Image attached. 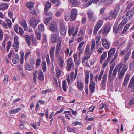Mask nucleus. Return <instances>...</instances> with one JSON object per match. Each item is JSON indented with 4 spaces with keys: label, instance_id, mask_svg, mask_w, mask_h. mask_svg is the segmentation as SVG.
Wrapping results in <instances>:
<instances>
[{
    "label": "nucleus",
    "instance_id": "nucleus-1",
    "mask_svg": "<svg viewBox=\"0 0 134 134\" xmlns=\"http://www.w3.org/2000/svg\"><path fill=\"white\" fill-rule=\"evenodd\" d=\"M128 68L127 66L126 65H123L122 64H120L118 66H116L113 70V74L114 76H115L118 69V77L119 79H121L125 72Z\"/></svg>",
    "mask_w": 134,
    "mask_h": 134
},
{
    "label": "nucleus",
    "instance_id": "nucleus-2",
    "mask_svg": "<svg viewBox=\"0 0 134 134\" xmlns=\"http://www.w3.org/2000/svg\"><path fill=\"white\" fill-rule=\"evenodd\" d=\"M60 32L62 35H66L67 30V28L65 27L63 20H60L59 22Z\"/></svg>",
    "mask_w": 134,
    "mask_h": 134
},
{
    "label": "nucleus",
    "instance_id": "nucleus-3",
    "mask_svg": "<svg viewBox=\"0 0 134 134\" xmlns=\"http://www.w3.org/2000/svg\"><path fill=\"white\" fill-rule=\"evenodd\" d=\"M111 27L112 25L111 24H108L106 25L105 28L102 29L99 32L102 33L103 35H107L109 32Z\"/></svg>",
    "mask_w": 134,
    "mask_h": 134
},
{
    "label": "nucleus",
    "instance_id": "nucleus-4",
    "mask_svg": "<svg viewBox=\"0 0 134 134\" xmlns=\"http://www.w3.org/2000/svg\"><path fill=\"white\" fill-rule=\"evenodd\" d=\"M30 21L31 25L35 28L40 20L37 17H32L30 18Z\"/></svg>",
    "mask_w": 134,
    "mask_h": 134
},
{
    "label": "nucleus",
    "instance_id": "nucleus-5",
    "mask_svg": "<svg viewBox=\"0 0 134 134\" xmlns=\"http://www.w3.org/2000/svg\"><path fill=\"white\" fill-rule=\"evenodd\" d=\"M62 39L60 37H59L57 41V43L56 46V50L55 51V55L57 57L59 54V51L61 48V41Z\"/></svg>",
    "mask_w": 134,
    "mask_h": 134
},
{
    "label": "nucleus",
    "instance_id": "nucleus-6",
    "mask_svg": "<svg viewBox=\"0 0 134 134\" xmlns=\"http://www.w3.org/2000/svg\"><path fill=\"white\" fill-rule=\"evenodd\" d=\"M134 14V10H131L127 12L123 16L124 18L129 20L133 16Z\"/></svg>",
    "mask_w": 134,
    "mask_h": 134
},
{
    "label": "nucleus",
    "instance_id": "nucleus-7",
    "mask_svg": "<svg viewBox=\"0 0 134 134\" xmlns=\"http://www.w3.org/2000/svg\"><path fill=\"white\" fill-rule=\"evenodd\" d=\"M50 29L51 31L55 32H56V35H57L59 34L58 28L57 27V25L54 22L52 23L50 25Z\"/></svg>",
    "mask_w": 134,
    "mask_h": 134
},
{
    "label": "nucleus",
    "instance_id": "nucleus-8",
    "mask_svg": "<svg viewBox=\"0 0 134 134\" xmlns=\"http://www.w3.org/2000/svg\"><path fill=\"white\" fill-rule=\"evenodd\" d=\"M107 74H104L102 77L101 82V86L103 89H105L106 87V85L107 81Z\"/></svg>",
    "mask_w": 134,
    "mask_h": 134
},
{
    "label": "nucleus",
    "instance_id": "nucleus-9",
    "mask_svg": "<svg viewBox=\"0 0 134 134\" xmlns=\"http://www.w3.org/2000/svg\"><path fill=\"white\" fill-rule=\"evenodd\" d=\"M18 36H15L14 37V44H13V46L14 47L15 51L17 52L19 47V42L18 41Z\"/></svg>",
    "mask_w": 134,
    "mask_h": 134
},
{
    "label": "nucleus",
    "instance_id": "nucleus-10",
    "mask_svg": "<svg viewBox=\"0 0 134 134\" xmlns=\"http://www.w3.org/2000/svg\"><path fill=\"white\" fill-rule=\"evenodd\" d=\"M103 24V21L101 20H99L96 25L94 30V34H96L99 28L101 27Z\"/></svg>",
    "mask_w": 134,
    "mask_h": 134
},
{
    "label": "nucleus",
    "instance_id": "nucleus-11",
    "mask_svg": "<svg viewBox=\"0 0 134 134\" xmlns=\"http://www.w3.org/2000/svg\"><path fill=\"white\" fill-rule=\"evenodd\" d=\"M67 70L68 71H70L71 68L74 66L72 60L71 58H68L67 60Z\"/></svg>",
    "mask_w": 134,
    "mask_h": 134
},
{
    "label": "nucleus",
    "instance_id": "nucleus-12",
    "mask_svg": "<svg viewBox=\"0 0 134 134\" xmlns=\"http://www.w3.org/2000/svg\"><path fill=\"white\" fill-rule=\"evenodd\" d=\"M78 28V27H77L74 31V28H70L69 27L68 31L69 34L70 35H72L74 36H75L77 33Z\"/></svg>",
    "mask_w": 134,
    "mask_h": 134
},
{
    "label": "nucleus",
    "instance_id": "nucleus-13",
    "mask_svg": "<svg viewBox=\"0 0 134 134\" xmlns=\"http://www.w3.org/2000/svg\"><path fill=\"white\" fill-rule=\"evenodd\" d=\"M77 15V12L75 9H72L71 13V20L73 21L76 19Z\"/></svg>",
    "mask_w": 134,
    "mask_h": 134
},
{
    "label": "nucleus",
    "instance_id": "nucleus-14",
    "mask_svg": "<svg viewBox=\"0 0 134 134\" xmlns=\"http://www.w3.org/2000/svg\"><path fill=\"white\" fill-rule=\"evenodd\" d=\"M102 44L103 46L106 49H108L110 46V43L106 39H103L102 40Z\"/></svg>",
    "mask_w": 134,
    "mask_h": 134
},
{
    "label": "nucleus",
    "instance_id": "nucleus-15",
    "mask_svg": "<svg viewBox=\"0 0 134 134\" xmlns=\"http://www.w3.org/2000/svg\"><path fill=\"white\" fill-rule=\"evenodd\" d=\"M51 6V3L50 2H48L46 3L44 9L45 13L46 15H49L50 13H49L48 11Z\"/></svg>",
    "mask_w": 134,
    "mask_h": 134
},
{
    "label": "nucleus",
    "instance_id": "nucleus-16",
    "mask_svg": "<svg viewBox=\"0 0 134 134\" xmlns=\"http://www.w3.org/2000/svg\"><path fill=\"white\" fill-rule=\"evenodd\" d=\"M129 88H131V90L132 92L134 91V75L131 79L128 86Z\"/></svg>",
    "mask_w": 134,
    "mask_h": 134
},
{
    "label": "nucleus",
    "instance_id": "nucleus-17",
    "mask_svg": "<svg viewBox=\"0 0 134 134\" xmlns=\"http://www.w3.org/2000/svg\"><path fill=\"white\" fill-rule=\"evenodd\" d=\"M77 86L78 88L80 90H83L84 87V83L81 80H78L77 82Z\"/></svg>",
    "mask_w": 134,
    "mask_h": 134
},
{
    "label": "nucleus",
    "instance_id": "nucleus-18",
    "mask_svg": "<svg viewBox=\"0 0 134 134\" xmlns=\"http://www.w3.org/2000/svg\"><path fill=\"white\" fill-rule=\"evenodd\" d=\"M55 50V48L52 47L51 48L50 51V54L52 61H53L54 58V52Z\"/></svg>",
    "mask_w": 134,
    "mask_h": 134
},
{
    "label": "nucleus",
    "instance_id": "nucleus-19",
    "mask_svg": "<svg viewBox=\"0 0 134 134\" xmlns=\"http://www.w3.org/2000/svg\"><path fill=\"white\" fill-rule=\"evenodd\" d=\"M117 24H115L113 27V32L115 34L118 32L119 31L120 32L122 29L120 28V27L119 26L117 27Z\"/></svg>",
    "mask_w": 134,
    "mask_h": 134
},
{
    "label": "nucleus",
    "instance_id": "nucleus-20",
    "mask_svg": "<svg viewBox=\"0 0 134 134\" xmlns=\"http://www.w3.org/2000/svg\"><path fill=\"white\" fill-rule=\"evenodd\" d=\"M95 83L94 82H91L89 85L90 89L92 93H93L94 91Z\"/></svg>",
    "mask_w": 134,
    "mask_h": 134
},
{
    "label": "nucleus",
    "instance_id": "nucleus-21",
    "mask_svg": "<svg viewBox=\"0 0 134 134\" xmlns=\"http://www.w3.org/2000/svg\"><path fill=\"white\" fill-rule=\"evenodd\" d=\"M38 78L40 80H43L44 79V75L42 71H39L38 73Z\"/></svg>",
    "mask_w": 134,
    "mask_h": 134
},
{
    "label": "nucleus",
    "instance_id": "nucleus-22",
    "mask_svg": "<svg viewBox=\"0 0 134 134\" xmlns=\"http://www.w3.org/2000/svg\"><path fill=\"white\" fill-rule=\"evenodd\" d=\"M8 6V4H1L0 5V10H5L7 9Z\"/></svg>",
    "mask_w": 134,
    "mask_h": 134
},
{
    "label": "nucleus",
    "instance_id": "nucleus-23",
    "mask_svg": "<svg viewBox=\"0 0 134 134\" xmlns=\"http://www.w3.org/2000/svg\"><path fill=\"white\" fill-rule=\"evenodd\" d=\"M128 21V20H126V19L125 18H124V19L119 25V26L120 27V29H122L123 25L127 22Z\"/></svg>",
    "mask_w": 134,
    "mask_h": 134
},
{
    "label": "nucleus",
    "instance_id": "nucleus-24",
    "mask_svg": "<svg viewBox=\"0 0 134 134\" xmlns=\"http://www.w3.org/2000/svg\"><path fill=\"white\" fill-rule=\"evenodd\" d=\"M21 25L23 27L25 31H27L28 29L26 21L25 20L22 21H21Z\"/></svg>",
    "mask_w": 134,
    "mask_h": 134
},
{
    "label": "nucleus",
    "instance_id": "nucleus-25",
    "mask_svg": "<svg viewBox=\"0 0 134 134\" xmlns=\"http://www.w3.org/2000/svg\"><path fill=\"white\" fill-rule=\"evenodd\" d=\"M129 76L130 75L129 74H127L126 75L123 83V86H125L126 85L127 83L128 80Z\"/></svg>",
    "mask_w": 134,
    "mask_h": 134
},
{
    "label": "nucleus",
    "instance_id": "nucleus-26",
    "mask_svg": "<svg viewBox=\"0 0 134 134\" xmlns=\"http://www.w3.org/2000/svg\"><path fill=\"white\" fill-rule=\"evenodd\" d=\"M117 12L116 10L111 11L110 13V16L113 18H116L117 15Z\"/></svg>",
    "mask_w": 134,
    "mask_h": 134
},
{
    "label": "nucleus",
    "instance_id": "nucleus-27",
    "mask_svg": "<svg viewBox=\"0 0 134 134\" xmlns=\"http://www.w3.org/2000/svg\"><path fill=\"white\" fill-rule=\"evenodd\" d=\"M89 72L88 71H87L85 73V83L88 84V79L89 78Z\"/></svg>",
    "mask_w": 134,
    "mask_h": 134
},
{
    "label": "nucleus",
    "instance_id": "nucleus-28",
    "mask_svg": "<svg viewBox=\"0 0 134 134\" xmlns=\"http://www.w3.org/2000/svg\"><path fill=\"white\" fill-rule=\"evenodd\" d=\"M19 60L18 55L17 54H16L12 59V62L13 63L16 64L18 62Z\"/></svg>",
    "mask_w": 134,
    "mask_h": 134
},
{
    "label": "nucleus",
    "instance_id": "nucleus-29",
    "mask_svg": "<svg viewBox=\"0 0 134 134\" xmlns=\"http://www.w3.org/2000/svg\"><path fill=\"white\" fill-rule=\"evenodd\" d=\"M34 3L33 2H29L27 3L26 7L29 8L30 10L34 7Z\"/></svg>",
    "mask_w": 134,
    "mask_h": 134
},
{
    "label": "nucleus",
    "instance_id": "nucleus-30",
    "mask_svg": "<svg viewBox=\"0 0 134 134\" xmlns=\"http://www.w3.org/2000/svg\"><path fill=\"white\" fill-rule=\"evenodd\" d=\"M26 69L28 70H30L34 69L33 66L32 65H30L28 63H26L25 65Z\"/></svg>",
    "mask_w": 134,
    "mask_h": 134
},
{
    "label": "nucleus",
    "instance_id": "nucleus-31",
    "mask_svg": "<svg viewBox=\"0 0 134 134\" xmlns=\"http://www.w3.org/2000/svg\"><path fill=\"white\" fill-rule=\"evenodd\" d=\"M21 110V108H18L16 109L11 110H10L9 112L11 114H13L18 112Z\"/></svg>",
    "mask_w": 134,
    "mask_h": 134
},
{
    "label": "nucleus",
    "instance_id": "nucleus-32",
    "mask_svg": "<svg viewBox=\"0 0 134 134\" xmlns=\"http://www.w3.org/2000/svg\"><path fill=\"white\" fill-rule=\"evenodd\" d=\"M51 41L53 43H55L56 42V40L57 37L56 36H55L54 35H51Z\"/></svg>",
    "mask_w": 134,
    "mask_h": 134
},
{
    "label": "nucleus",
    "instance_id": "nucleus-33",
    "mask_svg": "<svg viewBox=\"0 0 134 134\" xmlns=\"http://www.w3.org/2000/svg\"><path fill=\"white\" fill-rule=\"evenodd\" d=\"M88 19L92 22H94L97 19L96 16L94 15Z\"/></svg>",
    "mask_w": 134,
    "mask_h": 134
},
{
    "label": "nucleus",
    "instance_id": "nucleus-34",
    "mask_svg": "<svg viewBox=\"0 0 134 134\" xmlns=\"http://www.w3.org/2000/svg\"><path fill=\"white\" fill-rule=\"evenodd\" d=\"M130 25V24H127L125 25L124 27L123 31L122 33V34H124L128 30L129 27Z\"/></svg>",
    "mask_w": 134,
    "mask_h": 134
},
{
    "label": "nucleus",
    "instance_id": "nucleus-35",
    "mask_svg": "<svg viewBox=\"0 0 134 134\" xmlns=\"http://www.w3.org/2000/svg\"><path fill=\"white\" fill-rule=\"evenodd\" d=\"M115 51V49L114 48H111L108 52V55L111 56L114 55Z\"/></svg>",
    "mask_w": 134,
    "mask_h": 134
},
{
    "label": "nucleus",
    "instance_id": "nucleus-36",
    "mask_svg": "<svg viewBox=\"0 0 134 134\" xmlns=\"http://www.w3.org/2000/svg\"><path fill=\"white\" fill-rule=\"evenodd\" d=\"M39 30L40 32H42L44 30V25L42 24H40L38 27Z\"/></svg>",
    "mask_w": 134,
    "mask_h": 134
},
{
    "label": "nucleus",
    "instance_id": "nucleus-37",
    "mask_svg": "<svg viewBox=\"0 0 134 134\" xmlns=\"http://www.w3.org/2000/svg\"><path fill=\"white\" fill-rule=\"evenodd\" d=\"M66 81L65 80L63 81L62 88L64 91H65L67 90V87L66 86Z\"/></svg>",
    "mask_w": 134,
    "mask_h": 134
},
{
    "label": "nucleus",
    "instance_id": "nucleus-38",
    "mask_svg": "<svg viewBox=\"0 0 134 134\" xmlns=\"http://www.w3.org/2000/svg\"><path fill=\"white\" fill-rule=\"evenodd\" d=\"M87 15L88 18L94 15V12L92 10H89L87 12Z\"/></svg>",
    "mask_w": 134,
    "mask_h": 134
},
{
    "label": "nucleus",
    "instance_id": "nucleus-39",
    "mask_svg": "<svg viewBox=\"0 0 134 134\" xmlns=\"http://www.w3.org/2000/svg\"><path fill=\"white\" fill-rule=\"evenodd\" d=\"M9 76L8 75H5L3 80V82L5 84H7L8 82Z\"/></svg>",
    "mask_w": 134,
    "mask_h": 134
},
{
    "label": "nucleus",
    "instance_id": "nucleus-40",
    "mask_svg": "<svg viewBox=\"0 0 134 134\" xmlns=\"http://www.w3.org/2000/svg\"><path fill=\"white\" fill-rule=\"evenodd\" d=\"M130 53V52L126 54H125V55L124 58V62H126L128 59L129 58Z\"/></svg>",
    "mask_w": 134,
    "mask_h": 134
},
{
    "label": "nucleus",
    "instance_id": "nucleus-41",
    "mask_svg": "<svg viewBox=\"0 0 134 134\" xmlns=\"http://www.w3.org/2000/svg\"><path fill=\"white\" fill-rule=\"evenodd\" d=\"M5 20L7 22L8 26L9 28L11 26L12 24L11 20H10L7 18L5 19Z\"/></svg>",
    "mask_w": 134,
    "mask_h": 134
},
{
    "label": "nucleus",
    "instance_id": "nucleus-42",
    "mask_svg": "<svg viewBox=\"0 0 134 134\" xmlns=\"http://www.w3.org/2000/svg\"><path fill=\"white\" fill-rule=\"evenodd\" d=\"M129 52H130L126 50H123L121 51L120 53V55L121 56H122L124 54L125 55V54H126Z\"/></svg>",
    "mask_w": 134,
    "mask_h": 134
},
{
    "label": "nucleus",
    "instance_id": "nucleus-43",
    "mask_svg": "<svg viewBox=\"0 0 134 134\" xmlns=\"http://www.w3.org/2000/svg\"><path fill=\"white\" fill-rule=\"evenodd\" d=\"M52 18L51 17H49L44 19V23L47 25H48V22L52 19Z\"/></svg>",
    "mask_w": 134,
    "mask_h": 134
},
{
    "label": "nucleus",
    "instance_id": "nucleus-44",
    "mask_svg": "<svg viewBox=\"0 0 134 134\" xmlns=\"http://www.w3.org/2000/svg\"><path fill=\"white\" fill-rule=\"evenodd\" d=\"M70 2L73 5H75L77 4V0H70Z\"/></svg>",
    "mask_w": 134,
    "mask_h": 134
},
{
    "label": "nucleus",
    "instance_id": "nucleus-45",
    "mask_svg": "<svg viewBox=\"0 0 134 134\" xmlns=\"http://www.w3.org/2000/svg\"><path fill=\"white\" fill-rule=\"evenodd\" d=\"M56 76L58 78L60 76L61 72V70L57 68L56 69Z\"/></svg>",
    "mask_w": 134,
    "mask_h": 134
},
{
    "label": "nucleus",
    "instance_id": "nucleus-46",
    "mask_svg": "<svg viewBox=\"0 0 134 134\" xmlns=\"http://www.w3.org/2000/svg\"><path fill=\"white\" fill-rule=\"evenodd\" d=\"M42 65V69L44 71V72L46 71V62L45 61H43Z\"/></svg>",
    "mask_w": 134,
    "mask_h": 134
},
{
    "label": "nucleus",
    "instance_id": "nucleus-47",
    "mask_svg": "<svg viewBox=\"0 0 134 134\" xmlns=\"http://www.w3.org/2000/svg\"><path fill=\"white\" fill-rule=\"evenodd\" d=\"M107 52H104L101 55L100 58L104 60L107 57Z\"/></svg>",
    "mask_w": 134,
    "mask_h": 134
},
{
    "label": "nucleus",
    "instance_id": "nucleus-48",
    "mask_svg": "<svg viewBox=\"0 0 134 134\" xmlns=\"http://www.w3.org/2000/svg\"><path fill=\"white\" fill-rule=\"evenodd\" d=\"M104 72V71L103 70H101L100 71L98 79V81H100V80L102 77L103 75Z\"/></svg>",
    "mask_w": 134,
    "mask_h": 134
},
{
    "label": "nucleus",
    "instance_id": "nucleus-49",
    "mask_svg": "<svg viewBox=\"0 0 134 134\" xmlns=\"http://www.w3.org/2000/svg\"><path fill=\"white\" fill-rule=\"evenodd\" d=\"M11 45V42L10 41H8V45L7 47V50L8 52L9 51V49Z\"/></svg>",
    "mask_w": 134,
    "mask_h": 134
},
{
    "label": "nucleus",
    "instance_id": "nucleus-50",
    "mask_svg": "<svg viewBox=\"0 0 134 134\" xmlns=\"http://www.w3.org/2000/svg\"><path fill=\"white\" fill-rule=\"evenodd\" d=\"M41 61V59L40 58H38L37 59L36 66L37 68L40 65Z\"/></svg>",
    "mask_w": 134,
    "mask_h": 134
},
{
    "label": "nucleus",
    "instance_id": "nucleus-51",
    "mask_svg": "<svg viewBox=\"0 0 134 134\" xmlns=\"http://www.w3.org/2000/svg\"><path fill=\"white\" fill-rule=\"evenodd\" d=\"M90 55L87 56L85 55V56L83 59H82V63H84L86 60H87L88 59L90 58Z\"/></svg>",
    "mask_w": 134,
    "mask_h": 134
},
{
    "label": "nucleus",
    "instance_id": "nucleus-52",
    "mask_svg": "<svg viewBox=\"0 0 134 134\" xmlns=\"http://www.w3.org/2000/svg\"><path fill=\"white\" fill-rule=\"evenodd\" d=\"M62 14L61 12L57 11L55 14V16L57 17H60L62 16Z\"/></svg>",
    "mask_w": 134,
    "mask_h": 134
},
{
    "label": "nucleus",
    "instance_id": "nucleus-53",
    "mask_svg": "<svg viewBox=\"0 0 134 134\" xmlns=\"http://www.w3.org/2000/svg\"><path fill=\"white\" fill-rule=\"evenodd\" d=\"M133 44L134 43L133 42L131 41L127 45V48L128 49H129L131 47H132Z\"/></svg>",
    "mask_w": 134,
    "mask_h": 134
},
{
    "label": "nucleus",
    "instance_id": "nucleus-54",
    "mask_svg": "<svg viewBox=\"0 0 134 134\" xmlns=\"http://www.w3.org/2000/svg\"><path fill=\"white\" fill-rule=\"evenodd\" d=\"M134 104V97H132L130 100L129 102V105L130 106Z\"/></svg>",
    "mask_w": 134,
    "mask_h": 134
},
{
    "label": "nucleus",
    "instance_id": "nucleus-55",
    "mask_svg": "<svg viewBox=\"0 0 134 134\" xmlns=\"http://www.w3.org/2000/svg\"><path fill=\"white\" fill-rule=\"evenodd\" d=\"M90 81L91 82H94L93 81L94 76L92 73L90 74Z\"/></svg>",
    "mask_w": 134,
    "mask_h": 134
},
{
    "label": "nucleus",
    "instance_id": "nucleus-56",
    "mask_svg": "<svg viewBox=\"0 0 134 134\" xmlns=\"http://www.w3.org/2000/svg\"><path fill=\"white\" fill-rule=\"evenodd\" d=\"M35 33L36 35L37 39L39 40H40L41 39L40 37L41 36V34L37 31H35Z\"/></svg>",
    "mask_w": 134,
    "mask_h": 134
},
{
    "label": "nucleus",
    "instance_id": "nucleus-57",
    "mask_svg": "<svg viewBox=\"0 0 134 134\" xmlns=\"http://www.w3.org/2000/svg\"><path fill=\"white\" fill-rule=\"evenodd\" d=\"M108 80V82L110 83H111L113 81V78L111 76V75H109Z\"/></svg>",
    "mask_w": 134,
    "mask_h": 134
},
{
    "label": "nucleus",
    "instance_id": "nucleus-58",
    "mask_svg": "<svg viewBox=\"0 0 134 134\" xmlns=\"http://www.w3.org/2000/svg\"><path fill=\"white\" fill-rule=\"evenodd\" d=\"M30 53L31 52L30 51L26 52L25 53V60L27 59V57L29 56Z\"/></svg>",
    "mask_w": 134,
    "mask_h": 134
},
{
    "label": "nucleus",
    "instance_id": "nucleus-59",
    "mask_svg": "<svg viewBox=\"0 0 134 134\" xmlns=\"http://www.w3.org/2000/svg\"><path fill=\"white\" fill-rule=\"evenodd\" d=\"M67 131L70 132H74L75 131V130L74 129H72L69 127H68L67 128Z\"/></svg>",
    "mask_w": 134,
    "mask_h": 134
},
{
    "label": "nucleus",
    "instance_id": "nucleus-60",
    "mask_svg": "<svg viewBox=\"0 0 134 134\" xmlns=\"http://www.w3.org/2000/svg\"><path fill=\"white\" fill-rule=\"evenodd\" d=\"M84 43V41H82L80 43L78 46V49H81Z\"/></svg>",
    "mask_w": 134,
    "mask_h": 134
},
{
    "label": "nucleus",
    "instance_id": "nucleus-61",
    "mask_svg": "<svg viewBox=\"0 0 134 134\" xmlns=\"http://www.w3.org/2000/svg\"><path fill=\"white\" fill-rule=\"evenodd\" d=\"M18 25L17 24H15L14 28L15 31L17 33H19L18 30Z\"/></svg>",
    "mask_w": 134,
    "mask_h": 134
},
{
    "label": "nucleus",
    "instance_id": "nucleus-62",
    "mask_svg": "<svg viewBox=\"0 0 134 134\" xmlns=\"http://www.w3.org/2000/svg\"><path fill=\"white\" fill-rule=\"evenodd\" d=\"M19 34L21 35H22L24 33V31L23 30V29L22 28L20 27L19 28Z\"/></svg>",
    "mask_w": 134,
    "mask_h": 134
},
{
    "label": "nucleus",
    "instance_id": "nucleus-63",
    "mask_svg": "<svg viewBox=\"0 0 134 134\" xmlns=\"http://www.w3.org/2000/svg\"><path fill=\"white\" fill-rule=\"evenodd\" d=\"M3 33L2 30H0V41H1L3 36Z\"/></svg>",
    "mask_w": 134,
    "mask_h": 134
},
{
    "label": "nucleus",
    "instance_id": "nucleus-64",
    "mask_svg": "<svg viewBox=\"0 0 134 134\" xmlns=\"http://www.w3.org/2000/svg\"><path fill=\"white\" fill-rule=\"evenodd\" d=\"M46 59L47 64H49L50 63L49 56L48 54H47L46 57Z\"/></svg>",
    "mask_w": 134,
    "mask_h": 134
}]
</instances>
